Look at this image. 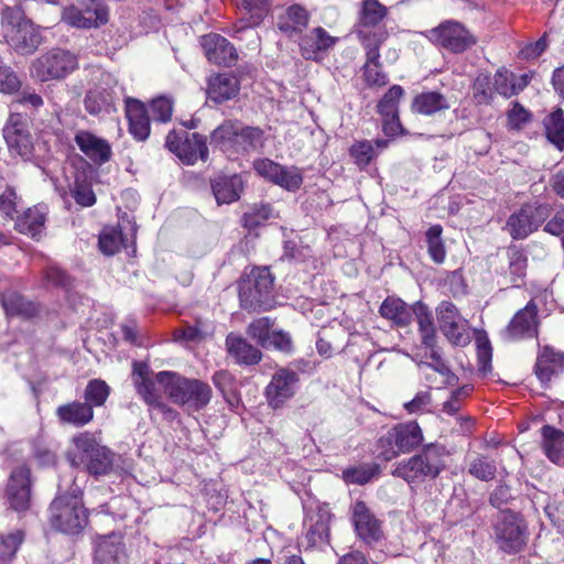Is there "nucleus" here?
Segmentation results:
<instances>
[{"label": "nucleus", "mask_w": 564, "mask_h": 564, "mask_svg": "<svg viewBox=\"0 0 564 564\" xmlns=\"http://www.w3.org/2000/svg\"><path fill=\"white\" fill-rule=\"evenodd\" d=\"M451 453L446 446L438 443H430L415 455L397 464L392 475L417 486L429 479H435L445 469V458Z\"/></svg>", "instance_id": "f257e3e1"}, {"label": "nucleus", "mask_w": 564, "mask_h": 564, "mask_svg": "<svg viewBox=\"0 0 564 564\" xmlns=\"http://www.w3.org/2000/svg\"><path fill=\"white\" fill-rule=\"evenodd\" d=\"M264 131L238 120H226L210 134V143L228 158L258 151L264 145Z\"/></svg>", "instance_id": "f03ea898"}, {"label": "nucleus", "mask_w": 564, "mask_h": 564, "mask_svg": "<svg viewBox=\"0 0 564 564\" xmlns=\"http://www.w3.org/2000/svg\"><path fill=\"white\" fill-rule=\"evenodd\" d=\"M64 484L58 485L59 492ZM50 522L52 527L66 534H77L88 523V513L82 500L80 488L73 482L69 490L59 494L50 506Z\"/></svg>", "instance_id": "7ed1b4c3"}, {"label": "nucleus", "mask_w": 564, "mask_h": 564, "mask_svg": "<svg viewBox=\"0 0 564 564\" xmlns=\"http://www.w3.org/2000/svg\"><path fill=\"white\" fill-rule=\"evenodd\" d=\"M74 451L68 453L70 465L83 468L88 474L98 477L107 475L113 467L115 454L101 445L94 434L78 433L72 438Z\"/></svg>", "instance_id": "20e7f679"}, {"label": "nucleus", "mask_w": 564, "mask_h": 564, "mask_svg": "<svg viewBox=\"0 0 564 564\" xmlns=\"http://www.w3.org/2000/svg\"><path fill=\"white\" fill-rule=\"evenodd\" d=\"M155 381L174 403L192 411L204 409L212 399L210 387L197 379H188L172 371H160Z\"/></svg>", "instance_id": "39448f33"}, {"label": "nucleus", "mask_w": 564, "mask_h": 564, "mask_svg": "<svg viewBox=\"0 0 564 564\" xmlns=\"http://www.w3.org/2000/svg\"><path fill=\"white\" fill-rule=\"evenodd\" d=\"M1 25L7 44L17 54L30 55L40 46L41 34L20 7H4L1 12Z\"/></svg>", "instance_id": "423d86ee"}, {"label": "nucleus", "mask_w": 564, "mask_h": 564, "mask_svg": "<svg viewBox=\"0 0 564 564\" xmlns=\"http://www.w3.org/2000/svg\"><path fill=\"white\" fill-rule=\"evenodd\" d=\"M424 441L423 432L415 421L399 423L382 434L377 442L378 457L384 462L416 449Z\"/></svg>", "instance_id": "0eeeda50"}, {"label": "nucleus", "mask_w": 564, "mask_h": 564, "mask_svg": "<svg viewBox=\"0 0 564 564\" xmlns=\"http://www.w3.org/2000/svg\"><path fill=\"white\" fill-rule=\"evenodd\" d=\"M389 8L379 0H362L358 4L355 34L360 44L384 43L389 36L384 20Z\"/></svg>", "instance_id": "6e6552de"}, {"label": "nucleus", "mask_w": 564, "mask_h": 564, "mask_svg": "<svg viewBox=\"0 0 564 564\" xmlns=\"http://www.w3.org/2000/svg\"><path fill=\"white\" fill-rule=\"evenodd\" d=\"M274 279L268 268H254L249 274L239 281V300L246 310H268L271 307V299Z\"/></svg>", "instance_id": "1a4fd4ad"}, {"label": "nucleus", "mask_w": 564, "mask_h": 564, "mask_svg": "<svg viewBox=\"0 0 564 564\" xmlns=\"http://www.w3.org/2000/svg\"><path fill=\"white\" fill-rule=\"evenodd\" d=\"M494 534L498 549L507 554L523 551L529 538L523 517L510 510L500 513L494 525Z\"/></svg>", "instance_id": "9d476101"}, {"label": "nucleus", "mask_w": 564, "mask_h": 564, "mask_svg": "<svg viewBox=\"0 0 564 564\" xmlns=\"http://www.w3.org/2000/svg\"><path fill=\"white\" fill-rule=\"evenodd\" d=\"M78 67L75 54L62 48H53L37 57L31 66L32 76L40 82L61 79Z\"/></svg>", "instance_id": "9b49d317"}, {"label": "nucleus", "mask_w": 564, "mask_h": 564, "mask_svg": "<svg viewBox=\"0 0 564 564\" xmlns=\"http://www.w3.org/2000/svg\"><path fill=\"white\" fill-rule=\"evenodd\" d=\"M108 9L98 0H85L63 9L62 20L78 29L98 28L108 22Z\"/></svg>", "instance_id": "f8f14e48"}, {"label": "nucleus", "mask_w": 564, "mask_h": 564, "mask_svg": "<svg viewBox=\"0 0 564 564\" xmlns=\"http://www.w3.org/2000/svg\"><path fill=\"white\" fill-rule=\"evenodd\" d=\"M433 41L447 51L459 54L476 44V37L458 21L447 20L430 31Z\"/></svg>", "instance_id": "ddd939ff"}, {"label": "nucleus", "mask_w": 564, "mask_h": 564, "mask_svg": "<svg viewBox=\"0 0 564 564\" xmlns=\"http://www.w3.org/2000/svg\"><path fill=\"white\" fill-rule=\"evenodd\" d=\"M538 334V305L531 300L513 315L509 324L500 332V337L506 343H512L534 338Z\"/></svg>", "instance_id": "4468645a"}, {"label": "nucleus", "mask_w": 564, "mask_h": 564, "mask_svg": "<svg viewBox=\"0 0 564 564\" xmlns=\"http://www.w3.org/2000/svg\"><path fill=\"white\" fill-rule=\"evenodd\" d=\"M436 314L440 329L449 343L455 346H466L469 343L468 322L462 317L458 308L452 302H441Z\"/></svg>", "instance_id": "2eb2a0df"}, {"label": "nucleus", "mask_w": 564, "mask_h": 564, "mask_svg": "<svg viewBox=\"0 0 564 564\" xmlns=\"http://www.w3.org/2000/svg\"><path fill=\"white\" fill-rule=\"evenodd\" d=\"M3 138L8 147L20 156H29L32 151V137L28 116L12 111L3 127Z\"/></svg>", "instance_id": "dca6fc26"}, {"label": "nucleus", "mask_w": 564, "mask_h": 564, "mask_svg": "<svg viewBox=\"0 0 564 564\" xmlns=\"http://www.w3.org/2000/svg\"><path fill=\"white\" fill-rule=\"evenodd\" d=\"M150 375L151 369L148 364L142 361H133L131 377L138 394L147 404L160 409L170 417H174L175 411L161 402L160 393L156 390L155 382L150 377Z\"/></svg>", "instance_id": "f3484780"}, {"label": "nucleus", "mask_w": 564, "mask_h": 564, "mask_svg": "<svg viewBox=\"0 0 564 564\" xmlns=\"http://www.w3.org/2000/svg\"><path fill=\"white\" fill-rule=\"evenodd\" d=\"M297 382L299 375L294 370L286 368L276 370L265 388V397L269 405L273 409L281 408L295 394Z\"/></svg>", "instance_id": "a211bd4d"}, {"label": "nucleus", "mask_w": 564, "mask_h": 564, "mask_svg": "<svg viewBox=\"0 0 564 564\" xmlns=\"http://www.w3.org/2000/svg\"><path fill=\"white\" fill-rule=\"evenodd\" d=\"M7 500L15 511H25L31 505L30 469L25 466L14 468L7 486Z\"/></svg>", "instance_id": "6ab92c4d"}, {"label": "nucleus", "mask_w": 564, "mask_h": 564, "mask_svg": "<svg viewBox=\"0 0 564 564\" xmlns=\"http://www.w3.org/2000/svg\"><path fill=\"white\" fill-rule=\"evenodd\" d=\"M202 46L207 59L215 65L230 67L238 59L236 47L219 34L210 33L203 36Z\"/></svg>", "instance_id": "aec40b11"}, {"label": "nucleus", "mask_w": 564, "mask_h": 564, "mask_svg": "<svg viewBox=\"0 0 564 564\" xmlns=\"http://www.w3.org/2000/svg\"><path fill=\"white\" fill-rule=\"evenodd\" d=\"M74 141L80 152L97 165L107 163L112 155L110 143L88 130H77Z\"/></svg>", "instance_id": "412c9836"}, {"label": "nucleus", "mask_w": 564, "mask_h": 564, "mask_svg": "<svg viewBox=\"0 0 564 564\" xmlns=\"http://www.w3.org/2000/svg\"><path fill=\"white\" fill-rule=\"evenodd\" d=\"M337 42L338 37L332 36L324 28L317 26L302 36L299 46L301 55L305 59L318 61L323 58V55L334 47Z\"/></svg>", "instance_id": "4be33fe9"}, {"label": "nucleus", "mask_w": 564, "mask_h": 564, "mask_svg": "<svg viewBox=\"0 0 564 564\" xmlns=\"http://www.w3.org/2000/svg\"><path fill=\"white\" fill-rule=\"evenodd\" d=\"M351 512L352 523L358 536L368 544L377 542L382 535L380 521L367 505L364 501H357L352 506Z\"/></svg>", "instance_id": "5701e85b"}, {"label": "nucleus", "mask_w": 564, "mask_h": 564, "mask_svg": "<svg viewBox=\"0 0 564 564\" xmlns=\"http://www.w3.org/2000/svg\"><path fill=\"white\" fill-rule=\"evenodd\" d=\"M534 372L540 382L547 386L553 377L564 372V352L543 346L538 352Z\"/></svg>", "instance_id": "b1692460"}, {"label": "nucleus", "mask_w": 564, "mask_h": 564, "mask_svg": "<svg viewBox=\"0 0 564 564\" xmlns=\"http://www.w3.org/2000/svg\"><path fill=\"white\" fill-rule=\"evenodd\" d=\"M95 564H126V552L121 535L111 533L97 539Z\"/></svg>", "instance_id": "393cba45"}, {"label": "nucleus", "mask_w": 564, "mask_h": 564, "mask_svg": "<svg viewBox=\"0 0 564 564\" xmlns=\"http://www.w3.org/2000/svg\"><path fill=\"white\" fill-rule=\"evenodd\" d=\"M308 11L301 4H292L278 17L276 26L288 37L302 34L310 22Z\"/></svg>", "instance_id": "a878e982"}, {"label": "nucleus", "mask_w": 564, "mask_h": 564, "mask_svg": "<svg viewBox=\"0 0 564 564\" xmlns=\"http://www.w3.org/2000/svg\"><path fill=\"white\" fill-rule=\"evenodd\" d=\"M239 90L240 83L238 78L231 74L221 73L208 79L207 96L216 104H223L235 98Z\"/></svg>", "instance_id": "bb28decb"}, {"label": "nucleus", "mask_w": 564, "mask_h": 564, "mask_svg": "<svg viewBox=\"0 0 564 564\" xmlns=\"http://www.w3.org/2000/svg\"><path fill=\"white\" fill-rule=\"evenodd\" d=\"M226 349L228 355L241 366L257 365L262 358V354L257 347L234 333L226 337Z\"/></svg>", "instance_id": "cd10ccee"}, {"label": "nucleus", "mask_w": 564, "mask_h": 564, "mask_svg": "<svg viewBox=\"0 0 564 564\" xmlns=\"http://www.w3.org/2000/svg\"><path fill=\"white\" fill-rule=\"evenodd\" d=\"M46 215L47 208L43 205L30 207L14 218V228L20 234L39 239L45 229Z\"/></svg>", "instance_id": "c85d7f7f"}, {"label": "nucleus", "mask_w": 564, "mask_h": 564, "mask_svg": "<svg viewBox=\"0 0 564 564\" xmlns=\"http://www.w3.org/2000/svg\"><path fill=\"white\" fill-rule=\"evenodd\" d=\"M528 269L527 254L518 248L508 250V268L501 275V283L507 286L520 288L524 284Z\"/></svg>", "instance_id": "c756f323"}, {"label": "nucleus", "mask_w": 564, "mask_h": 564, "mask_svg": "<svg viewBox=\"0 0 564 564\" xmlns=\"http://www.w3.org/2000/svg\"><path fill=\"white\" fill-rule=\"evenodd\" d=\"M55 413L59 423L75 427H83L94 419V410L90 409V404L80 401L62 404Z\"/></svg>", "instance_id": "7c9ffc66"}, {"label": "nucleus", "mask_w": 564, "mask_h": 564, "mask_svg": "<svg viewBox=\"0 0 564 564\" xmlns=\"http://www.w3.org/2000/svg\"><path fill=\"white\" fill-rule=\"evenodd\" d=\"M383 43L361 44L366 53V63L362 67L365 80L369 86L382 87L388 83V76L382 72L380 48Z\"/></svg>", "instance_id": "2f4dec72"}, {"label": "nucleus", "mask_w": 564, "mask_h": 564, "mask_svg": "<svg viewBox=\"0 0 564 564\" xmlns=\"http://www.w3.org/2000/svg\"><path fill=\"white\" fill-rule=\"evenodd\" d=\"M330 514L326 511L308 513L304 520L307 546H317L328 540Z\"/></svg>", "instance_id": "473e14b6"}, {"label": "nucleus", "mask_w": 564, "mask_h": 564, "mask_svg": "<svg viewBox=\"0 0 564 564\" xmlns=\"http://www.w3.org/2000/svg\"><path fill=\"white\" fill-rule=\"evenodd\" d=\"M126 111L130 133L139 141L147 140L150 134V118L144 105L137 99H128Z\"/></svg>", "instance_id": "72a5a7b5"}, {"label": "nucleus", "mask_w": 564, "mask_h": 564, "mask_svg": "<svg viewBox=\"0 0 564 564\" xmlns=\"http://www.w3.org/2000/svg\"><path fill=\"white\" fill-rule=\"evenodd\" d=\"M541 436L545 456L552 463L564 466V432L552 425H543Z\"/></svg>", "instance_id": "f704fd0d"}, {"label": "nucleus", "mask_w": 564, "mask_h": 564, "mask_svg": "<svg viewBox=\"0 0 564 564\" xmlns=\"http://www.w3.org/2000/svg\"><path fill=\"white\" fill-rule=\"evenodd\" d=\"M413 305H409L400 297L388 296L380 305L379 313L383 318L391 321L398 327H405L412 322Z\"/></svg>", "instance_id": "c9c22d12"}, {"label": "nucleus", "mask_w": 564, "mask_h": 564, "mask_svg": "<svg viewBox=\"0 0 564 564\" xmlns=\"http://www.w3.org/2000/svg\"><path fill=\"white\" fill-rule=\"evenodd\" d=\"M177 156L186 164H194L198 160L206 161L208 159L206 138L199 133L184 131V140Z\"/></svg>", "instance_id": "e433bc0d"}, {"label": "nucleus", "mask_w": 564, "mask_h": 564, "mask_svg": "<svg viewBox=\"0 0 564 564\" xmlns=\"http://www.w3.org/2000/svg\"><path fill=\"white\" fill-rule=\"evenodd\" d=\"M212 188L218 204H230L239 198L242 181L238 175L218 176L213 180Z\"/></svg>", "instance_id": "4c0bfd02"}, {"label": "nucleus", "mask_w": 564, "mask_h": 564, "mask_svg": "<svg viewBox=\"0 0 564 564\" xmlns=\"http://www.w3.org/2000/svg\"><path fill=\"white\" fill-rule=\"evenodd\" d=\"M1 304L8 316L31 318L37 314V305L17 292L8 291L1 294Z\"/></svg>", "instance_id": "58836bf2"}, {"label": "nucleus", "mask_w": 564, "mask_h": 564, "mask_svg": "<svg viewBox=\"0 0 564 564\" xmlns=\"http://www.w3.org/2000/svg\"><path fill=\"white\" fill-rule=\"evenodd\" d=\"M451 104L446 96L438 91H424L415 96L412 101L413 111L424 116H432L447 110Z\"/></svg>", "instance_id": "ea45409f"}, {"label": "nucleus", "mask_w": 564, "mask_h": 564, "mask_svg": "<svg viewBox=\"0 0 564 564\" xmlns=\"http://www.w3.org/2000/svg\"><path fill=\"white\" fill-rule=\"evenodd\" d=\"M413 316H415L419 325L422 344L426 348H433L436 343V330L432 312L427 305L419 301L413 304L412 317Z\"/></svg>", "instance_id": "a19ab883"}, {"label": "nucleus", "mask_w": 564, "mask_h": 564, "mask_svg": "<svg viewBox=\"0 0 564 564\" xmlns=\"http://www.w3.org/2000/svg\"><path fill=\"white\" fill-rule=\"evenodd\" d=\"M238 7L246 11L241 20L242 25L238 29L241 31L260 25L269 13L271 4L269 0H239Z\"/></svg>", "instance_id": "79ce46f5"}, {"label": "nucleus", "mask_w": 564, "mask_h": 564, "mask_svg": "<svg viewBox=\"0 0 564 564\" xmlns=\"http://www.w3.org/2000/svg\"><path fill=\"white\" fill-rule=\"evenodd\" d=\"M532 217L531 205H523L509 217L507 226L512 238L523 239L538 229Z\"/></svg>", "instance_id": "37998d69"}, {"label": "nucleus", "mask_w": 564, "mask_h": 564, "mask_svg": "<svg viewBox=\"0 0 564 564\" xmlns=\"http://www.w3.org/2000/svg\"><path fill=\"white\" fill-rule=\"evenodd\" d=\"M546 139L560 151L564 150V110L555 108L543 119Z\"/></svg>", "instance_id": "c03bdc74"}, {"label": "nucleus", "mask_w": 564, "mask_h": 564, "mask_svg": "<svg viewBox=\"0 0 564 564\" xmlns=\"http://www.w3.org/2000/svg\"><path fill=\"white\" fill-rule=\"evenodd\" d=\"M498 464L496 459L485 454H477L468 464V473L481 481H491L496 478Z\"/></svg>", "instance_id": "a18cd8bd"}, {"label": "nucleus", "mask_w": 564, "mask_h": 564, "mask_svg": "<svg viewBox=\"0 0 564 564\" xmlns=\"http://www.w3.org/2000/svg\"><path fill=\"white\" fill-rule=\"evenodd\" d=\"M84 102L85 109L90 115H99L110 111L113 105V97L108 89L96 87L87 93Z\"/></svg>", "instance_id": "49530a36"}, {"label": "nucleus", "mask_w": 564, "mask_h": 564, "mask_svg": "<svg viewBox=\"0 0 564 564\" xmlns=\"http://www.w3.org/2000/svg\"><path fill=\"white\" fill-rule=\"evenodd\" d=\"M442 226L433 225L427 229L425 234L429 256L437 264L443 263L446 258V250L442 239Z\"/></svg>", "instance_id": "de8ad7c7"}, {"label": "nucleus", "mask_w": 564, "mask_h": 564, "mask_svg": "<svg viewBox=\"0 0 564 564\" xmlns=\"http://www.w3.org/2000/svg\"><path fill=\"white\" fill-rule=\"evenodd\" d=\"M109 393L110 388L105 381L100 379L90 380L84 391L85 403H89L90 409L94 410L95 406L105 404Z\"/></svg>", "instance_id": "09e8293b"}, {"label": "nucleus", "mask_w": 564, "mask_h": 564, "mask_svg": "<svg viewBox=\"0 0 564 564\" xmlns=\"http://www.w3.org/2000/svg\"><path fill=\"white\" fill-rule=\"evenodd\" d=\"M404 90L399 85H393L383 95L377 105V110L381 117H389L399 113V101L402 98Z\"/></svg>", "instance_id": "8fccbe9b"}, {"label": "nucleus", "mask_w": 564, "mask_h": 564, "mask_svg": "<svg viewBox=\"0 0 564 564\" xmlns=\"http://www.w3.org/2000/svg\"><path fill=\"white\" fill-rule=\"evenodd\" d=\"M494 83L489 75L479 74L473 84V98L477 105H490L495 94Z\"/></svg>", "instance_id": "3c124183"}, {"label": "nucleus", "mask_w": 564, "mask_h": 564, "mask_svg": "<svg viewBox=\"0 0 564 564\" xmlns=\"http://www.w3.org/2000/svg\"><path fill=\"white\" fill-rule=\"evenodd\" d=\"M272 207L269 204L253 205L242 216V225L249 230L262 226L271 216Z\"/></svg>", "instance_id": "603ef678"}, {"label": "nucleus", "mask_w": 564, "mask_h": 564, "mask_svg": "<svg viewBox=\"0 0 564 564\" xmlns=\"http://www.w3.org/2000/svg\"><path fill=\"white\" fill-rule=\"evenodd\" d=\"M379 474V466L376 464L360 465L343 471L347 484L365 485Z\"/></svg>", "instance_id": "864d4df0"}, {"label": "nucleus", "mask_w": 564, "mask_h": 564, "mask_svg": "<svg viewBox=\"0 0 564 564\" xmlns=\"http://www.w3.org/2000/svg\"><path fill=\"white\" fill-rule=\"evenodd\" d=\"M24 540V532L15 530L7 535H0V562H7L14 557Z\"/></svg>", "instance_id": "5fc2aeb1"}, {"label": "nucleus", "mask_w": 564, "mask_h": 564, "mask_svg": "<svg viewBox=\"0 0 564 564\" xmlns=\"http://www.w3.org/2000/svg\"><path fill=\"white\" fill-rule=\"evenodd\" d=\"M121 243L122 235L117 228H105L99 235V249L104 254H115L119 251Z\"/></svg>", "instance_id": "6e6d98bb"}, {"label": "nucleus", "mask_w": 564, "mask_h": 564, "mask_svg": "<svg viewBox=\"0 0 564 564\" xmlns=\"http://www.w3.org/2000/svg\"><path fill=\"white\" fill-rule=\"evenodd\" d=\"M272 322L269 317H260L249 324L247 334L257 340L262 347H268V340L272 333Z\"/></svg>", "instance_id": "4d7b16f0"}, {"label": "nucleus", "mask_w": 564, "mask_h": 564, "mask_svg": "<svg viewBox=\"0 0 564 564\" xmlns=\"http://www.w3.org/2000/svg\"><path fill=\"white\" fill-rule=\"evenodd\" d=\"M18 207V194L12 186H6L0 193V216L9 221L15 218Z\"/></svg>", "instance_id": "13d9d810"}, {"label": "nucleus", "mask_w": 564, "mask_h": 564, "mask_svg": "<svg viewBox=\"0 0 564 564\" xmlns=\"http://www.w3.org/2000/svg\"><path fill=\"white\" fill-rule=\"evenodd\" d=\"M70 195L82 207H90L96 203V195L91 185L85 181L75 180L70 187Z\"/></svg>", "instance_id": "bf43d9fd"}, {"label": "nucleus", "mask_w": 564, "mask_h": 564, "mask_svg": "<svg viewBox=\"0 0 564 564\" xmlns=\"http://www.w3.org/2000/svg\"><path fill=\"white\" fill-rule=\"evenodd\" d=\"M476 345H477V356L480 364V371L486 373L490 370L491 366V357H492V348L490 340L487 336V333L481 330L476 335Z\"/></svg>", "instance_id": "052dcab7"}, {"label": "nucleus", "mask_w": 564, "mask_h": 564, "mask_svg": "<svg viewBox=\"0 0 564 564\" xmlns=\"http://www.w3.org/2000/svg\"><path fill=\"white\" fill-rule=\"evenodd\" d=\"M302 183L303 175L299 167L282 165V172L280 173L274 184L288 191H296L301 187Z\"/></svg>", "instance_id": "680f3d73"}, {"label": "nucleus", "mask_w": 564, "mask_h": 564, "mask_svg": "<svg viewBox=\"0 0 564 564\" xmlns=\"http://www.w3.org/2000/svg\"><path fill=\"white\" fill-rule=\"evenodd\" d=\"M150 112L155 121L163 123L170 121L173 112V100L165 96L154 98L150 104Z\"/></svg>", "instance_id": "e2e57ef3"}, {"label": "nucleus", "mask_w": 564, "mask_h": 564, "mask_svg": "<svg viewBox=\"0 0 564 564\" xmlns=\"http://www.w3.org/2000/svg\"><path fill=\"white\" fill-rule=\"evenodd\" d=\"M492 83L495 91L502 97L509 98L516 95L513 73H510L505 68L498 69L494 76Z\"/></svg>", "instance_id": "0e129e2a"}, {"label": "nucleus", "mask_w": 564, "mask_h": 564, "mask_svg": "<svg viewBox=\"0 0 564 564\" xmlns=\"http://www.w3.org/2000/svg\"><path fill=\"white\" fill-rule=\"evenodd\" d=\"M350 155L359 166H366L375 156V149L370 141H359L351 145Z\"/></svg>", "instance_id": "69168bd1"}, {"label": "nucleus", "mask_w": 564, "mask_h": 564, "mask_svg": "<svg viewBox=\"0 0 564 564\" xmlns=\"http://www.w3.org/2000/svg\"><path fill=\"white\" fill-rule=\"evenodd\" d=\"M21 87V80L17 73L9 66H0V91L3 94L17 93Z\"/></svg>", "instance_id": "338daca9"}, {"label": "nucleus", "mask_w": 564, "mask_h": 564, "mask_svg": "<svg viewBox=\"0 0 564 564\" xmlns=\"http://www.w3.org/2000/svg\"><path fill=\"white\" fill-rule=\"evenodd\" d=\"M254 170L259 175L269 180L272 183H275L280 173L282 172V165L273 162L270 159H260L254 161Z\"/></svg>", "instance_id": "774afa93"}]
</instances>
